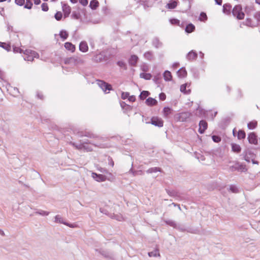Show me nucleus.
Listing matches in <instances>:
<instances>
[{
    "mask_svg": "<svg viewBox=\"0 0 260 260\" xmlns=\"http://www.w3.org/2000/svg\"><path fill=\"white\" fill-rule=\"evenodd\" d=\"M70 144L78 150L87 152L92 151L93 147H98L100 148H106L109 147L108 145L106 143H91L88 140H85L80 143L71 142Z\"/></svg>",
    "mask_w": 260,
    "mask_h": 260,
    "instance_id": "obj_1",
    "label": "nucleus"
},
{
    "mask_svg": "<svg viewBox=\"0 0 260 260\" xmlns=\"http://www.w3.org/2000/svg\"><path fill=\"white\" fill-rule=\"evenodd\" d=\"M175 118L181 122L188 121L192 120V113L188 112H184L178 113L175 116Z\"/></svg>",
    "mask_w": 260,
    "mask_h": 260,
    "instance_id": "obj_2",
    "label": "nucleus"
},
{
    "mask_svg": "<svg viewBox=\"0 0 260 260\" xmlns=\"http://www.w3.org/2000/svg\"><path fill=\"white\" fill-rule=\"evenodd\" d=\"M39 54L35 51L26 50L24 52L23 58L25 60L32 61L35 58H38Z\"/></svg>",
    "mask_w": 260,
    "mask_h": 260,
    "instance_id": "obj_3",
    "label": "nucleus"
},
{
    "mask_svg": "<svg viewBox=\"0 0 260 260\" xmlns=\"http://www.w3.org/2000/svg\"><path fill=\"white\" fill-rule=\"evenodd\" d=\"M84 61L82 58L78 56H73L67 58L65 60V63L69 64L71 66H78L83 63Z\"/></svg>",
    "mask_w": 260,
    "mask_h": 260,
    "instance_id": "obj_4",
    "label": "nucleus"
},
{
    "mask_svg": "<svg viewBox=\"0 0 260 260\" xmlns=\"http://www.w3.org/2000/svg\"><path fill=\"white\" fill-rule=\"evenodd\" d=\"M232 13L233 15L239 20L243 19L245 16L244 13L242 11V7L239 5L236 6L233 8Z\"/></svg>",
    "mask_w": 260,
    "mask_h": 260,
    "instance_id": "obj_5",
    "label": "nucleus"
},
{
    "mask_svg": "<svg viewBox=\"0 0 260 260\" xmlns=\"http://www.w3.org/2000/svg\"><path fill=\"white\" fill-rule=\"evenodd\" d=\"M96 82L98 86L105 93H109V91L112 90V86L110 84L100 80H97Z\"/></svg>",
    "mask_w": 260,
    "mask_h": 260,
    "instance_id": "obj_6",
    "label": "nucleus"
},
{
    "mask_svg": "<svg viewBox=\"0 0 260 260\" xmlns=\"http://www.w3.org/2000/svg\"><path fill=\"white\" fill-rule=\"evenodd\" d=\"M91 176L92 178L98 182H103L106 180V177L102 174H98L95 173H92Z\"/></svg>",
    "mask_w": 260,
    "mask_h": 260,
    "instance_id": "obj_7",
    "label": "nucleus"
},
{
    "mask_svg": "<svg viewBox=\"0 0 260 260\" xmlns=\"http://www.w3.org/2000/svg\"><path fill=\"white\" fill-rule=\"evenodd\" d=\"M151 123L155 126L162 127L163 126V121L157 117H152L151 119Z\"/></svg>",
    "mask_w": 260,
    "mask_h": 260,
    "instance_id": "obj_8",
    "label": "nucleus"
},
{
    "mask_svg": "<svg viewBox=\"0 0 260 260\" xmlns=\"http://www.w3.org/2000/svg\"><path fill=\"white\" fill-rule=\"evenodd\" d=\"M208 124L205 120H201L199 123V132L200 134H203L207 128Z\"/></svg>",
    "mask_w": 260,
    "mask_h": 260,
    "instance_id": "obj_9",
    "label": "nucleus"
},
{
    "mask_svg": "<svg viewBox=\"0 0 260 260\" xmlns=\"http://www.w3.org/2000/svg\"><path fill=\"white\" fill-rule=\"evenodd\" d=\"M248 140L250 144L254 145L257 144V136L254 133H251L248 135Z\"/></svg>",
    "mask_w": 260,
    "mask_h": 260,
    "instance_id": "obj_10",
    "label": "nucleus"
},
{
    "mask_svg": "<svg viewBox=\"0 0 260 260\" xmlns=\"http://www.w3.org/2000/svg\"><path fill=\"white\" fill-rule=\"evenodd\" d=\"M198 55L196 51L191 50L186 55V59L189 61H192L196 60L197 58Z\"/></svg>",
    "mask_w": 260,
    "mask_h": 260,
    "instance_id": "obj_11",
    "label": "nucleus"
},
{
    "mask_svg": "<svg viewBox=\"0 0 260 260\" xmlns=\"http://www.w3.org/2000/svg\"><path fill=\"white\" fill-rule=\"evenodd\" d=\"M105 57L104 53H100L94 56L93 60L96 62H101L105 60Z\"/></svg>",
    "mask_w": 260,
    "mask_h": 260,
    "instance_id": "obj_12",
    "label": "nucleus"
},
{
    "mask_svg": "<svg viewBox=\"0 0 260 260\" xmlns=\"http://www.w3.org/2000/svg\"><path fill=\"white\" fill-rule=\"evenodd\" d=\"M88 47L87 44L85 41H82L80 43L79 50L82 52H86L88 51Z\"/></svg>",
    "mask_w": 260,
    "mask_h": 260,
    "instance_id": "obj_13",
    "label": "nucleus"
},
{
    "mask_svg": "<svg viewBox=\"0 0 260 260\" xmlns=\"http://www.w3.org/2000/svg\"><path fill=\"white\" fill-rule=\"evenodd\" d=\"M178 5L177 1H171L166 6V8L168 9H174Z\"/></svg>",
    "mask_w": 260,
    "mask_h": 260,
    "instance_id": "obj_14",
    "label": "nucleus"
},
{
    "mask_svg": "<svg viewBox=\"0 0 260 260\" xmlns=\"http://www.w3.org/2000/svg\"><path fill=\"white\" fill-rule=\"evenodd\" d=\"M62 10L64 12V15L66 16H68L71 13V7L67 4H63L62 6Z\"/></svg>",
    "mask_w": 260,
    "mask_h": 260,
    "instance_id": "obj_15",
    "label": "nucleus"
},
{
    "mask_svg": "<svg viewBox=\"0 0 260 260\" xmlns=\"http://www.w3.org/2000/svg\"><path fill=\"white\" fill-rule=\"evenodd\" d=\"M138 60V57L135 55H133L131 56L129 59V63L133 66H135Z\"/></svg>",
    "mask_w": 260,
    "mask_h": 260,
    "instance_id": "obj_16",
    "label": "nucleus"
},
{
    "mask_svg": "<svg viewBox=\"0 0 260 260\" xmlns=\"http://www.w3.org/2000/svg\"><path fill=\"white\" fill-rule=\"evenodd\" d=\"M189 86H190V85H188L187 83L182 84L180 86V91L182 92H183L186 94L189 93L190 92V89H188L187 90L186 89V88L187 87L188 88Z\"/></svg>",
    "mask_w": 260,
    "mask_h": 260,
    "instance_id": "obj_17",
    "label": "nucleus"
},
{
    "mask_svg": "<svg viewBox=\"0 0 260 260\" xmlns=\"http://www.w3.org/2000/svg\"><path fill=\"white\" fill-rule=\"evenodd\" d=\"M178 77L180 78H184L187 75V72L185 69L183 68H181L177 72Z\"/></svg>",
    "mask_w": 260,
    "mask_h": 260,
    "instance_id": "obj_18",
    "label": "nucleus"
},
{
    "mask_svg": "<svg viewBox=\"0 0 260 260\" xmlns=\"http://www.w3.org/2000/svg\"><path fill=\"white\" fill-rule=\"evenodd\" d=\"M157 101L152 98H148L146 101V103L148 106H152L156 105Z\"/></svg>",
    "mask_w": 260,
    "mask_h": 260,
    "instance_id": "obj_19",
    "label": "nucleus"
},
{
    "mask_svg": "<svg viewBox=\"0 0 260 260\" xmlns=\"http://www.w3.org/2000/svg\"><path fill=\"white\" fill-rule=\"evenodd\" d=\"M163 76H164L165 80L166 81H171L172 80V76L171 72L169 71H165V72L164 73Z\"/></svg>",
    "mask_w": 260,
    "mask_h": 260,
    "instance_id": "obj_20",
    "label": "nucleus"
},
{
    "mask_svg": "<svg viewBox=\"0 0 260 260\" xmlns=\"http://www.w3.org/2000/svg\"><path fill=\"white\" fill-rule=\"evenodd\" d=\"M195 29V26L192 23H189L186 25L185 30L187 33H191Z\"/></svg>",
    "mask_w": 260,
    "mask_h": 260,
    "instance_id": "obj_21",
    "label": "nucleus"
},
{
    "mask_svg": "<svg viewBox=\"0 0 260 260\" xmlns=\"http://www.w3.org/2000/svg\"><path fill=\"white\" fill-rule=\"evenodd\" d=\"M64 47L66 48V49L70 50L72 52H74L75 49V46L70 42H66L64 44Z\"/></svg>",
    "mask_w": 260,
    "mask_h": 260,
    "instance_id": "obj_22",
    "label": "nucleus"
},
{
    "mask_svg": "<svg viewBox=\"0 0 260 260\" xmlns=\"http://www.w3.org/2000/svg\"><path fill=\"white\" fill-rule=\"evenodd\" d=\"M99 5V2L96 0H92L90 2L89 7L92 10H95Z\"/></svg>",
    "mask_w": 260,
    "mask_h": 260,
    "instance_id": "obj_23",
    "label": "nucleus"
},
{
    "mask_svg": "<svg viewBox=\"0 0 260 260\" xmlns=\"http://www.w3.org/2000/svg\"><path fill=\"white\" fill-rule=\"evenodd\" d=\"M8 90H10L11 94L14 96H17L19 94V90L16 87H10Z\"/></svg>",
    "mask_w": 260,
    "mask_h": 260,
    "instance_id": "obj_24",
    "label": "nucleus"
},
{
    "mask_svg": "<svg viewBox=\"0 0 260 260\" xmlns=\"http://www.w3.org/2000/svg\"><path fill=\"white\" fill-rule=\"evenodd\" d=\"M167 192L168 194L170 195V196L176 197L177 198L180 197V193L176 190H167Z\"/></svg>",
    "mask_w": 260,
    "mask_h": 260,
    "instance_id": "obj_25",
    "label": "nucleus"
},
{
    "mask_svg": "<svg viewBox=\"0 0 260 260\" xmlns=\"http://www.w3.org/2000/svg\"><path fill=\"white\" fill-rule=\"evenodd\" d=\"M152 45L155 48L160 47L162 45L161 43L159 41L158 38H155L152 40Z\"/></svg>",
    "mask_w": 260,
    "mask_h": 260,
    "instance_id": "obj_26",
    "label": "nucleus"
},
{
    "mask_svg": "<svg viewBox=\"0 0 260 260\" xmlns=\"http://www.w3.org/2000/svg\"><path fill=\"white\" fill-rule=\"evenodd\" d=\"M54 222L56 223H62L65 225L66 222L64 221L63 219L59 215H57L55 216Z\"/></svg>",
    "mask_w": 260,
    "mask_h": 260,
    "instance_id": "obj_27",
    "label": "nucleus"
},
{
    "mask_svg": "<svg viewBox=\"0 0 260 260\" xmlns=\"http://www.w3.org/2000/svg\"><path fill=\"white\" fill-rule=\"evenodd\" d=\"M60 37L62 39L63 41L66 40L68 37L69 34L66 30H61L59 32V34Z\"/></svg>",
    "mask_w": 260,
    "mask_h": 260,
    "instance_id": "obj_28",
    "label": "nucleus"
},
{
    "mask_svg": "<svg viewBox=\"0 0 260 260\" xmlns=\"http://www.w3.org/2000/svg\"><path fill=\"white\" fill-rule=\"evenodd\" d=\"M144 57L147 60H151L153 59V55L151 51H148L144 54Z\"/></svg>",
    "mask_w": 260,
    "mask_h": 260,
    "instance_id": "obj_29",
    "label": "nucleus"
},
{
    "mask_svg": "<svg viewBox=\"0 0 260 260\" xmlns=\"http://www.w3.org/2000/svg\"><path fill=\"white\" fill-rule=\"evenodd\" d=\"M232 150L235 152L238 153L241 151V147L239 145L237 144H232Z\"/></svg>",
    "mask_w": 260,
    "mask_h": 260,
    "instance_id": "obj_30",
    "label": "nucleus"
},
{
    "mask_svg": "<svg viewBox=\"0 0 260 260\" xmlns=\"http://www.w3.org/2000/svg\"><path fill=\"white\" fill-rule=\"evenodd\" d=\"M99 252L102 255H103L104 256H105V257H107V258H111L112 257L111 254L107 251H106L104 250H100L99 251Z\"/></svg>",
    "mask_w": 260,
    "mask_h": 260,
    "instance_id": "obj_31",
    "label": "nucleus"
},
{
    "mask_svg": "<svg viewBox=\"0 0 260 260\" xmlns=\"http://www.w3.org/2000/svg\"><path fill=\"white\" fill-rule=\"evenodd\" d=\"M231 6L230 4H225L223 6V12L224 13L229 14L231 9Z\"/></svg>",
    "mask_w": 260,
    "mask_h": 260,
    "instance_id": "obj_32",
    "label": "nucleus"
},
{
    "mask_svg": "<svg viewBox=\"0 0 260 260\" xmlns=\"http://www.w3.org/2000/svg\"><path fill=\"white\" fill-rule=\"evenodd\" d=\"M257 126V121H252L249 122L247 124V127L249 129H253L255 128Z\"/></svg>",
    "mask_w": 260,
    "mask_h": 260,
    "instance_id": "obj_33",
    "label": "nucleus"
},
{
    "mask_svg": "<svg viewBox=\"0 0 260 260\" xmlns=\"http://www.w3.org/2000/svg\"><path fill=\"white\" fill-rule=\"evenodd\" d=\"M0 47L3 48L6 50L9 51L11 50V45L9 44L2 43L0 42Z\"/></svg>",
    "mask_w": 260,
    "mask_h": 260,
    "instance_id": "obj_34",
    "label": "nucleus"
},
{
    "mask_svg": "<svg viewBox=\"0 0 260 260\" xmlns=\"http://www.w3.org/2000/svg\"><path fill=\"white\" fill-rule=\"evenodd\" d=\"M172 109H171L169 107H165L163 109L164 114L165 117H168V115H169L171 112H172Z\"/></svg>",
    "mask_w": 260,
    "mask_h": 260,
    "instance_id": "obj_35",
    "label": "nucleus"
},
{
    "mask_svg": "<svg viewBox=\"0 0 260 260\" xmlns=\"http://www.w3.org/2000/svg\"><path fill=\"white\" fill-rule=\"evenodd\" d=\"M140 77L141 78H144L146 80H150L152 76L149 73H142L140 74Z\"/></svg>",
    "mask_w": 260,
    "mask_h": 260,
    "instance_id": "obj_36",
    "label": "nucleus"
},
{
    "mask_svg": "<svg viewBox=\"0 0 260 260\" xmlns=\"http://www.w3.org/2000/svg\"><path fill=\"white\" fill-rule=\"evenodd\" d=\"M32 1V0H26V3L24 5V8L27 9H31L33 6Z\"/></svg>",
    "mask_w": 260,
    "mask_h": 260,
    "instance_id": "obj_37",
    "label": "nucleus"
},
{
    "mask_svg": "<svg viewBox=\"0 0 260 260\" xmlns=\"http://www.w3.org/2000/svg\"><path fill=\"white\" fill-rule=\"evenodd\" d=\"M148 255L150 257H157L159 256V253L158 249H155L153 251L148 252Z\"/></svg>",
    "mask_w": 260,
    "mask_h": 260,
    "instance_id": "obj_38",
    "label": "nucleus"
},
{
    "mask_svg": "<svg viewBox=\"0 0 260 260\" xmlns=\"http://www.w3.org/2000/svg\"><path fill=\"white\" fill-rule=\"evenodd\" d=\"M19 44H17V46L16 45H13V52H15V53H21L23 51V50L21 49L19 47Z\"/></svg>",
    "mask_w": 260,
    "mask_h": 260,
    "instance_id": "obj_39",
    "label": "nucleus"
},
{
    "mask_svg": "<svg viewBox=\"0 0 260 260\" xmlns=\"http://www.w3.org/2000/svg\"><path fill=\"white\" fill-rule=\"evenodd\" d=\"M246 137V134L244 131L240 130L238 133V138L239 140L243 139Z\"/></svg>",
    "mask_w": 260,
    "mask_h": 260,
    "instance_id": "obj_40",
    "label": "nucleus"
},
{
    "mask_svg": "<svg viewBox=\"0 0 260 260\" xmlns=\"http://www.w3.org/2000/svg\"><path fill=\"white\" fill-rule=\"evenodd\" d=\"M86 136L88 137L91 138H96L98 140H101L102 141H105V139H106L105 138H103V137H100L96 136L95 135H94L93 134H90V133H88V134L86 135Z\"/></svg>",
    "mask_w": 260,
    "mask_h": 260,
    "instance_id": "obj_41",
    "label": "nucleus"
},
{
    "mask_svg": "<svg viewBox=\"0 0 260 260\" xmlns=\"http://www.w3.org/2000/svg\"><path fill=\"white\" fill-rule=\"evenodd\" d=\"M149 94V92L147 91H143L140 95V98L141 100H144L147 97Z\"/></svg>",
    "mask_w": 260,
    "mask_h": 260,
    "instance_id": "obj_42",
    "label": "nucleus"
},
{
    "mask_svg": "<svg viewBox=\"0 0 260 260\" xmlns=\"http://www.w3.org/2000/svg\"><path fill=\"white\" fill-rule=\"evenodd\" d=\"M245 24L246 25L250 27L255 26V24L252 22L251 19H247L245 21Z\"/></svg>",
    "mask_w": 260,
    "mask_h": 260,
    "instance_id": "obj_43",
    "label": "nucleus"
},
{
    "mask_svg": "<svg viewBox=\"0 0 260 260\" xmlns=\"http://www.w3.org/2000/svg\"><path fill=\"white\" fill-rule=\"evenodd\" d=\"M170 22L173 25H177L180 26V21L175 18H172L170 19Z\"/></svg>",
    "mask_w": 260,
    "mask_h": 260,
    "instance_id": "obj_44",
    "label": "nucleus"
},
{
    "mask_svg": "<svg viewBox=\"0 0 260 260\" xmlns=\"http://www.w3.org/2000/svg\"><path fill=\"white\" fill-rule=\"evenodd\" d=\"M36 213L42 216H47L49 215V212L44 210H39L37 211Z\"/></svg>",
    "mask_w": 260,
    "mask_h": 260,
    "instance_id": "obj_45",
    "label": "nucleus"
},
{
    "mask_svg": "<svg viewBox=\"0 0 260 260\" xmlns=\"http://www.w3.org/2000/svg\"><path fill=\"white\" fill-rule=\"evenodd\" d=\"M165 222H166V224H167L171 226H173V227L176 226L175 222L172 220H170V219L166 220H165Z\"/></svg>",
    "mask_w": 260,
    "mask_h": 260,
    "instance_id": "obj_46",
    "label": "nucleus"
},
{
    "mask_svg": "<svg viewBox=\"0 0 260 260\" xmlns=\"http://www.w3.org/2000/svg\"><path fill=\"white\" fill-rule=\"evenodd\" d=\"M207 19V15L206 14V13H205L204 12L201 13L199 20L200 21H205V20H206Z\"/></svg>",
    "mask_w": 260,
    "mask_h": 260,
    "instance_id": "obj_47",
    "label": "nucleus"
},
{
    "mask_svg": "<svg viewBox=\"0 0 260 260\" xmlns=\"http://www.w3.org/2000/svg\"><path fill=\"white\" fill-rule=\"evenodd\" d=\"M158 171H159V168H158L157 167H154V168H151L149 169L147 171V173H152L153 172H157Z\"/></svg>",
    "mask_w": 260,
    "mask_h": 260,
    "instance_id": "obj_48",
    "label": "nucleus"
},
{
    "mask_svg": "<svg viewBox=\"0 0 260 260\" xmlns=\"http://www.w3.org/2000/svg\"><path fill=\"white\" fill-rule=\"evenodd\" d=\"M230 190L233 193H237L238 192V188L235 185H231L229 188Z\"/></svg>",
    "mask_w": 260,
    "mask_h": 260,
    "instance_id": "obj_49",
    "label": "nucleus"
},
{
    "mask_svg": "<svg viewBox=\"0 0 260 260\" xmlns=\"http://www.w3.org/2000/svg\"><path fill=\"white\" fill-rule=\"evenodd\" d=\"M141 69L143 72H147L149 70V66L146 63H143L141 66Z\"/></svg>",
    "mask_w": 260,
    "mask_h": 260,
    "instance_id": "obj_50",
    "label": "nucleus"
},
{
    "mask_svg": "<svg viewBox=\"0 0 260 260\" xmlns=\"http://www.w3.org/2000/svg\"><path fill=\"white\" fill-rule=\"evenodd\" d=\"M55 18L59 21L60 20L62 17V13L60 12H57L55 14Z\"/></svg>",
    "mask_w": 260,
    "mask_h": 260,
    "instance_id": "obj_51",
    "label": "nucleus"
},
{
    "mask_svg": "<svg viewBox=\"0 0 260 260\" xmlns=\"http://www.w3.org/2000/svg\"><path fill=\"white\" fill-rule=\"evenodd\" d=\"M212 140L214 142L218 143L221 141V138L219 136H213L212 137Z\"/></svg>",
    "mask_w": 260,
    "mask_h": 260,
    "instance_id": "obj_52",
    "label": "nucleus"
},
{
    "mask_svg": "<svg viewBox=\"0 0 260 260\" xmlns=\"http://www.w3.org/2000/svg\"><path fill=\"white\" fill-rule=\"evenodd\" d=\"M202 112H203V109H202L201 108L199 107L196 110V114L198 116L201 117Z\"/></svg>",
    "mask_w": 260,
    "mask_h": 260,
    "instance_id": "obj_53",
    "label": "nucleus"
},
{
    "mask_svg": "<svg viewBox=\"0 0 260 260\" xmlns=\"http://www.w3.org/2000/svg\"><path fill=\"white\" fill-rule=\"evenodd\" d=\"M41 8L43 11L46 12L48 10V6L46 3H43L41 5Z\"/></svg>",
    "mask_w": 260,
    "mask_h": 260,
    "instance_id": "obj_54",
    "label": "nucleus"
},
{
    "mask_svg": "<svg viewBox=\"0 0 260 260\" xmlns=\"http://www.w3.org/2000/svg\"><path fill=\"white\" fill-rule=\"evenodd\" d=\"M16 4L22 6L24 5L25 0H15Z\"/></svg>",
    "mask_w": 260,
    "mask_h": 260,
    "instance_id": "obj_55",
    "label": "nucleus"
},
{
    "mask_svg": "<svg viewBox=\"0 0 260 260\" xmlns=\"http://www.w3.org/2000/svg\"><path fill=\"white\" fill-rule=\"evenodd\" d=\"M129 94L127 92H122L121 93V98L123 100L126 99V98H128Z\"/></svg>",
    "mask_w": 260,
    "mask_h": 260,
    "instance_id": "obj_56",
    "label": "nucleus"
},
{
    "mask_svg": "<svg viewBox=\"0 0 260 260\" xmlns=\"http://www.w3.org/2000/svg\"><path fill=\"white\" fill-rule=\"evenodd\" d=\"M159 98L160 100L164 101L166 98V96L164 93L161 92L159 94Z\"/></svg>",
    "mask_w": 260,
    "mask_h": 260,
    "instance_id": "obj_57",
    "label": "nucleus"
},
{
    "mask_svg": "<svg viewBox=\"0 0 260 260\" xmlns=\"http://www.w3.org/2000/svg\"><path fill=\"white\" fill-rule=\"evenodd\" d=\"M79 2L83 6H86L88 4V0H79Z\"/></svg>",
    "mask_w": 260,
    "mask_h": 260,
    "instance_id": "obj_58",
    "label": "nucleus"
},
{
    "mask_svg": "<svg viewBox=\"0 0 260 260\" xmlns=\"http://www.w3.org/2000/svg\"><path fill=\"white\" fill-rule=\"evenodd\" d=\"M65 225H66L71 228H75L77 227V225L76 224H75V223L71 224V223H69L67 222H66V224H65Z\"/></svg>",
    "mask_w": 260,
    "mask_h": 260,
    "instance_id": "obj_59",
    "label": "nucleus"
},
{
    "mask_svg": "<svg viewBox=\"0 0 260 260\" xmlns=\"http://www.w3.org/2000/svg\"><path fill=\"white\" fill-rule=\"evenodd\" d=\"M128 100L129 102H134L136 100V98L134 95L129 96H128Z\"/></svg>",
    "mask_w": 260,
    "mask_h": 260,
    "instance_id": "obj_60",
    "label": "nucleus"
},
{
    "mask_svg": "<svg viewBox=\"0 0 260 260\" xmlns=\"http://www.w3.org/2000/svg\"><path fill=\"white\" fill-rule=\"evenodd\" d=\"M117 64L120 67H123L124 66V63L121 61H118Z\"/></svg>",
    "mask_w": 260,
    "mask_h": 260,
    "instance_id": "obj_61",
    "label": "nucleus"
},
{
    "mask_svg": "<svg viewBox=\"0 0 260 260\" xmlns=\"http://www.w3.org/2000/svg\"><path fill=\"white\" fill-rule=\"evenodd\" d=\"M72 17H74L75 19H78L79 18V15L75 12H73L72 14Z\"/></svg>",
    "mask_w": 260,
    "mask_h": 260,
    "instance_id": "obj_62",
    "label": "nucleus"
},
{
    "mask_svg": "<svg viewBox=\"0 0 260 260\" xmlns=\"http://www.w3.org/2000/svg\"><path fill=\"white\" fill-rule=\"evenodd\" d=\"M216 4L218 5H221L222 3V0H214Z\"/></svg>",
    "mask_w": 260,
    "mask_h": 260,
    "instance_id": "obj_63",
    "label": "nucleus"
},
{
    "mask_svg": "<svg viewBox=\"0 0 260 260\" xmlns=\"http://www.w3.org/2000/svg\"><path fill=\"white\" fill-rule=\"evenodd\" d=\"M255 17H256V18H257V19H259V18H260V11L257 12L256 13Z\"/></svg>",
    "mask_w": 260,
    "mask_h": 260,
    "instance_id": "obj_64",
    "label": "nucleus"
}]
</instances>
